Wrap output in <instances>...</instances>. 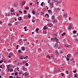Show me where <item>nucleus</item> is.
Returning <instances> with one entry per match:
<instances>
[{"mask_svg": "<svg viewBox=\"0 0 78 78\" xmlns=\"http://www.w3.org/2000/svg\"><path fill=\"white\" fill-rule=\"evenodd\" d=\"M54 39H55V41L56 42V43H59V41H58V38L56 37L54 38Z\"/></svg>", "mask_w": 78, "mask_h": 78, "instance_id": "f257e3e1", "label": "nucleus"}, {"mask_svg": "<svg viewBox=\"0 0 78 78\" xmlns=\"http://www.w3.org/2000/svg\"><path fill=\"white\" fill-rule=\"evenodd\" d=\"M25 47H21V49H22V51H25Z\"/></svg>", "mask_w": 78, "mask_h": 78, "instance_id": "f03ea898", "label": "nucleus"}, {"mask_svg": "<svg viewBox=\"0 0 78 78\" xmlns=\"http://www.w3.org/2000/svg\"><path fill=\"white\" fill-rule=\"evenodd\" d=\"M67 14H64L63 15V17H66V18H67Z\"/></svg>", "mask_w": 78, "mask_h": 78, "instance_id": "7ed1b4c3", "label": "nucleus"}, {"mask_svg": "<svg viewBox=\"0 0 78 78\" xmlns=\"http://www.w3.org/2000/svg\"><path fill=\"white\" fill-rule=\"evenodd\" d=\"M48 27H51V26H53V25L51 24H48Z\"/></svg>", "mask_w": 78, "mask_h": 78, "instance_id": "20e7f679", "label": "nucleus"}, {"mask_svg": "<svg viewBox=\"0 0 78 78\" xmlns=\"http://www.w3.org/2000/svg\"><path fill=\"white\" fill-rule=\"evenodd\" d=\"M71 56V54H69L68 55H67V58H70V56Z\"/></svg>", "mask_w": 78, "mask_h": 78, "instance_id": "39448f33", "label": "nucleus"}, {"mask_svg": "<svg viewBox=\"0 0 78 78\" xmlns=\"http://www.w3.org/2000/svg\"><path fill=\"white\" fill-rule=\"evenodd\" d=\"M45 16L46 17H48V18L49 17V15H48V14H47L46 15H45Z\"/></svg>", "mask_w": 78, "mask_h": 78, "instance_id": "423d86ee", "label": "nucleus"}, {"mask_svg": "<svg viewBox=\"0 0 78 78\" xmlns=\"http://www.w3.org/2000/svg\"><path fill=\"white\" fill-rule=\"evenodd\" d=\"M55 16H52L51 17V19L53 20H55Z\"/></svg>", "mask_w": 78, "mask_h": 78, "instance_id": "0eeeda50", "label": "nucleus"}, {"mask_svg": "<svg viewBox=\"0 0 78 78\" xmlns=\"http://www.w3.org/2000/svg\"><path fill=\"white\" fill-rule=\"evenodd\" d=\"M44 30H47V29H48V27H47L45 26L44 27Z\"/></svg>", "mask_w": 78, "mask_h": 78, "instance_id": "6e6552de", "label": "nucleus"}, {"mask_svg": "<svg viewBox=\"0 0 78 78\" xmlns=\"http://www.w3.org/2000/svg\"><path fill=\"white\" fill-rule=\"evenodd\" d=\"M55 53L57 55H59V52H58V51L56 50L55 51Z\"/></svg>", "mask_w": 78, "mask_h": 78, "instance_id": "1a4fd4ad", "label": "nucleus"}, {"mask_svg": "<svg viewBox=\"0 0 78 78\" xmlns=\"http://www.w3.org/2000/svg\"><path fill=\"white\" fill-rule=\"evenodd\" d=\"M19 42L20 43H22V39H20L19 41Z\"/></svg>", "mask_w": 78, "mask_h": 78, "instance_id": "9d476101", "label": "nucleus"}, {"mask_svg": "<svg viewBox=\"0 0 78 78\" xmlns=\"http://www.w3.org/2000/svg\"><path fill=\"white\" fill-rule=\"evenodd\" d=\"M18 52L20 53H22V52L21 51V50L20 49L19 50Z\"/></svg>", "mask_w": 78, "mask_h": 78, "instance_id": "9b49d317", "label": "nucleus"}, {"mask_svg": "<svg viewBox=\"0 0 78 78\" xmlns=\"http://www.w3.org/2000/svg\"><path fill=\"white\" fill-rule=\"evenodd\" d=\"M66 32H65L64 33H63L62 34V36H64L66 34Z\"/></svg>", "mask_w": 78, "mask_h": 78, "instance_id": "f8f14e48", "label": "nucleus"}, {"mask_svg": "<svg viewBox=\"0 0 78 78\" xmlns=\"http://www.w3.org/2000/svg\"><path fill=\"white\" fill-rule=\"evenodd\" d=\"M11 12H13L14 11V9L11 8Z\"/></svg>", "mask_w": 78, "mask_h": 78, "instance_id": "ddd939ff", "label": "nucleus"}, {"mask_svg": "<svg viewBox=\"0 0 78 78\" xmlns=\"http://www.w3.org/2000/svg\"><path fill=\"white\" fill-rule=\"evenodd\" d=\"M23 56H22L20 57V58L21 59H23Z\"/></svg>", "mask_w": 78, "mask_h": 78, "instance_id": "4468645a", "label": "nucleus"}, {"mask_svg": "<svg viewBox=\"0 0 78 78\" xmlns=\"http://www.w3.org/2000/svg\"><path fill=\"white\" fill-rule=\"evenodd\" d=\"M32 13L34 15L35 14V12H34V10H33L32 12Z\"/></svg>", "mask_w": 78, "mask_h": 78, "instance_id": "2eb2a0df", "label": "nucleus"}, {"mask_svg": "<svg viewBox=\"0 0 78 78\" xmlns=\"http://www.w3.org/2000/svg\"><path fill=\"white\" fill-rule=\"evenodd\" d=\"M41 15H44V13L42 12H41Z\"/></svg>", "mask_w": 78, "mask_h": 78, "instance_id": "dca6fc26", "label": "nucleus"}, {"mask_svg": "<svg viewBox=\"0 0 78 78\" xmlns=\"http://www.w3.org/2000/svg\"><path fill=\"white\" fill-rule=\"evenodd\" d=\"M41 51L42 50L41 49V48H39L38 49V51Z\"/></svg>", "mask_w": 78, "mask_h": 78, "instance_id": "f3484780", "label": "nucleus"}, {"mask_svg": "<svg viewBox=\"0 0 78 78\" xmlns=\"http://www.w3.org/2000/svg\"><path fill=\"white\" fill-rule=\"evenodd\" d=\"M69 58V57H67V58H66V60H67L68 61H69V59H70Z\"/></svg>", "mask_w": 78, "mask_h": 78, "instance_id": "a211bd4d", "label": "nucleus"}, {"mask_svg": "<svg viewBox=\"0 0 78 78\" xmlns=\"http://www.w3.org/2000/svg\"><path fill=\"white\" fill-rule=\"evenodd\" d=\"M48 12H51V13L52 12L51 10H48Z\"/></svg>", "mask_w": 78, "mask_h": 78, "instance_id": "6ab92c4d", "label": "nucleus"}, {"mask_svg": "<svg viewBox=\"0 0 78 78\" xmlns=\"http://www.w3.org/2000/svg\"><path fill=\"white\" fill-rule=\"evenodd\" d=\"M29 15L28 16V17H29V18H31V15L30 14H29L28 15Z\"/></svg>", "mask_w": 78, "mask_h": 78, "instance_id": "aec40b11", "label": "nucleus"}, {"mask_svg": "<svg viewBox=\"0 0 78 78\" xmlns=\"http://www.w3.org/2000/svg\"><path fill=\"white\" fill-rule=\"evenodd\" d=\"M18 73V72H16L15 73V75H18V74H17Z\"/></svg>", "mask_w": 78, "mask_h": 78, "instance_id": "412c9836", "label": "nucleus"}, {"mask_svg": "<svg viewBox=\"0 0 78 78\" xmlns=\"http://www.w3.org/2000/svg\"><path fill=\"white\" fill-rule=\"evenodd\" d=\"M59 3H61V2H60L59 1H58L57 2V4H58Z\"/></svg>", "mask_w": 78, "mask_h": 78, "instance_id": "4be33fe9", "label": "nucleus"}, {"mask_svg": "<svg viewBox=\"0 0 78 78\" xmlns=\"http://www.w3.org/2000/svg\"><path fill=\"white\" fill-rule=\"evenodd\" d=\"M27 11L26 10H24L23 11V12H24V14H26V12H27Z\"/></svg>", "mask_w": 78, "mask_h": 78, "instance_id": "5701e85b", "label": "nucleus"}, {"mask_svg": "<svg viewBox=\"0 0 78 78\" xmlns=\"http://www.w3.org/2000/svg\"><path fill=\"white\" fill-rule=\"evenodd\" d=\"M69 46H70L69 45H65V47L67 48L69 47Z\"/></svg>", "mask_w": 78, "mask_h": 78, "instance_id": "b1692460", "label": "nucleus"}, {"mask_svg": "<svg viewBox=\"0 0 78 78\" xmlns=\"http://www.w3.org/2000/svg\"><path fill=\"white\" fill-rule=\"evenodd\" d=\"M44 3V2H42L41 4V6H43V4Z\"/></svg>", "mask_w": 78, "mask_h": 78, "instance_id": "393cba45", "label": "nucleus"}, {"mask_svg": "<svg viewBox=\"0 0 78 78\" xmlns=\"http://www.w3.org/2000/svg\"><path fill=\"white\" fill-rule=\"evenodd\" d=\"M76 32H77V31H76V30H74V31H73V33H74V34L76 33Z\"/></svg>", "mask_w": 78, "mask_h": 78, "instance_id": "a878e982", "label": "nucleus"}, {"mask_svg": "<svg viewBox=\"0 0 78 78\" xmlns=\"http://www.w3.org/2000/svg\"><path fill=\"white\" fill-rule=\"evenodd\" d=\"M23 73H20V72H19V75H21V74H22Z\"/></svg>", "mask_w": 78, "mask_h": 78, "instance_id": "bb28decb", "label": "nucleus"}, {"mask_svg": "<svg viewBox=\"0 0 78 78\" xmlns=\"http://www.w3.org/2000/svg\"><path fill=\"white\" fill-rule=\"evenodd\" d=\"M53 21L54 22H57V20H53Z\"/></svg>", "mask_w": 78, "mask_h": 78, "instance_id": "cd10ccee", "label": "nucleus"}, {"mask_svg": "<svg viewBox=\"0 0 78 78\" xmlns=\"http://www.w3.org/2000/svg\"><path fill=\"white\" fill-rule=\"evenodd\" d=\"M61 75H62V76H64V73H61Z\"/></svg>", "mask_w": 78, "mask_h": 78, "instance_id": "c85d7f7f", "label": "nucleus"}, {"mask_svg": "<svg viewBox=\"0 0 78 78\" xmlns=\"http://www.w3.org/2000/svg\"><path fill=\"white\" fill-rule=\"evenodd\" d=\"M13 69H10V72H13Z\"/></svg>", "mask_w": 78, "mask_h": 78, "instance_id": "c756f323", "label": "nucleus"}, {"mask_svg": "<svg viewBox=\"0 0 78 78\" xmlns=\"http://www.w3.org/2000/svg\"><path fill=\"white\" fill-rule=\"evenodd\" d=\"M38 41H39L38 40H36V44H37V43H38Z\"/></svg>", "mask_w": 78, "mask_h": 78, "instance_id": "7c9ffc66", "label": "nucleus"}, {"mask_svg": "<svg viewBox=\"0 0 78 78\" xmlns=\"http://www.w3.org/2000/svg\"><path fill=\"white\" fill-rule=\"evenodd\" d=\"M9 55L11 57L12 56V54L11 53H9Z\"/></svg>", "mask_w": 78, "mask_h": 78, "instance_id": "2f4dec72", "label": "nucleus"}, {"mask_svg": "<svg viewBox=\"0 0 78 78\" xmlns=\"http://www.w3.org/2000/svg\"><path fill=\"white\" fill-rule=\"evenodd\" d=\"M3 60H1V61H0V64H2V62H3Z\"/></svg>", "mask_w": 78, "mask_h": 78, "instance_id": "473e14b6", "label": "nucleus"}, {"mask_svg": "<svg viewBox=\"0 0 78 78\" xmlns=\"http://www.w3.org/2000/svg\"><path fill=\"white\" fill-rule=\"evenodd\" d=\"M9 78H13V76H10L9 77Z\"/></svg>", "mask_w": 78, "mask_h": 78, "instance_id": "72a5a7b5", "label": "nucleus"}, {"mask_svg": "<svg viewBox=\"0 0 78 78\" xmlns=\"http://www.w3.org/2000/svg\"><path fill=\"white\" fill-rule=\"evenodd\" d=\"M36 31H38V30H39V28H37L36 30Z\"/></svg>", "mask_w": 78, "mask_h": 78, "instance_id": "f704fd0d", "label": "nucleus"}, {"mask_svg": "<svg viewBox=\"0 0 78 78\" xmlns=\"http://www.w3.org/2000/svg\"><path fill=\"white\" fill-rule=\"evenodd\" d=\"M66 73L67 74H68V73H69V71H68V70H67L66 71Z\"/></svg>", "mask_w": 78, "mask_h": 78, "instance_id": "c9c22d12", "label": "nucleus"}, {"mask_svg": "<svg viewBox=\"0 0 78 78\" xmlns=\"http://www.w3.org/2000/svg\"><path fill=\"white\" fill-rule=\"evenodd\" d=\"M32 22H33V23H34V22H35V20H32Z\"/></svg>", "mask_w": 78, "mask_h": 78, "instance_id": "e433bc0d", "label": "nucleus"}, {"mask_svg": "<svg viewBox=\"0 0 78 78\" xmlns=\"http://www.w3.org/2000/svg\"><path fill=\"white\" fill-rule=\"evenodd\" d=\"M57 11H59V10H60V9H59V8H58L57 9Z\"/></svg>", "mask_w": 78, "mask_h": 78, "instance_id": "4c0bfd02", "label": "nucleus"}, {"mask_svg": "<svg viewBox=\"0 0 78 78\" xmlns=\"http://www.w3.org/2000/svg\"><path fill=\"white\" fill-rule=\"evenodd\" d=\"M26 66H28V63H26Z\"/></svg>", "mask_w": 78, "mask_h": 78, "instance_id": "58836bf2", "label": "nucleus"}, {"mask_svg": "<svg viewBox=\"0 0 78 78\" xmlns=\"http://www.w3.org/2000/svg\"><path fill=\"white\" fill-rule=\"evenodd\" d=\"M27 27H24V29H25V30H26V29H27Z\"/></svg>", "mask_w": 78, "mask_h": 78, "instance_id": "ea45409f", "label": "nucleus"}, {"mask_svg": "<svg viewBox=\"0 0 78 78\" xmlns=\"http://www.w3.org/2000/svg\"><path fill=\"white\" fill-rule=\"evenodd\" d=\"M27 63V61H24L23 62V63Z\"/></svg>", "mask_w": 78, "mask_h": 78, "instance_id": "a19ab883", "label": "nucleus"}, {"mask_svg": "<svg viewBox=\"0 0 78 78\" xmlns=\"http://www.w3.org/2000/svg\"><path fill=\"white\" fill-rule=\"evenodd\" d=\"M26 9H27V10H28V9H29V7H27L26 8Z\"/></svg>", "mask_w": 78, "mask_h": 78, "instance_id": "79ce46f5", "label": "nucleus"}, {"mask_svg": "<svg viewBox=\"0 0 78 78\" xmlns=\"http://www.w3.org/2000/svg\"><path fill=\"white\" fill-rule=\"evenodd\" d=\"M19 12H20V14H22V12H21V11H19Z\"/></svg>", "mask_w": 78, "mask_h": 78, "instance_id": "37998d69", "label": "nucleus"}, {"mask_svg": "<svg viewBox=\"0 0 78 78\" xmlns=\"http://www.w3.org/2000/svg\"><path fill=\"white\" fill-rule=\"evenodd\" d=\"M73 72L74 73H76V71H73Z\"/></svg>", "mask_w": 78, "mask_h": 78, "instance_id": "c03bdc74", "label": "nucleus"}, {"mask_svg": "<svg viewBox=\"0 0 78 78\" xmlns=\"http://www.w3.org/2000/svg\"><path fill=\"white\" fill-rule=\"evenodd\" d=\"M74 77H77V76L76 75V74H75V75L74 76Z\"/></svg>", "mask_w": 78, "mask_h": 78, "instance_id": "a18cd8bd", "label": "nucleus"}, {"mask_svg": "<svg viewBox=\"0 0 78 78\" xmlns=\"http://www.w3.org/2000/svg\"><path fill=\"white\" fill-rule=\"evenodd\" d=\"M20 20H22V17H20Z\"/></svg>", "mask_w": 78, "mask_h": 78, "instance_id": "49530a36", "label": "nucleus"}, {"mask_svg": "<svg viewBox=\"0 0 78 78\" xmlns=\"http://www.w3.org/2000/svg\"><path fill=\"white\" fill-rule=\"evenodd\" d=\"M26 76H28V73H26L25 74V75Z\"/></svg>", "mask_w": 78, "mask_h": 78, "instance_id": "de8ad7c7", "label": "nucleus"}, {"mask_svg": "<svg viewBox=\"0 0 78 78\" xmlns=\"http://www.w3.org/2000/svg\"><path fill=\"white\" fill-rule=\"evenodd\" d=\"M8 71H9V72H10V71L11 70V69H8Z\"/></svg>", "mask_w": 78, "mask_h": 78, "instance_id": "09e8293b", "label": "nucleus"}, {"mask_svg": "<svg viewBox=\"0 0 78 78\" xmlns=\"http://www.w3.org/2000/svg\"><path fill=\"white\" fill-rule=\"evenodd\" d=\"M71 19V17H69V20H70V19Z\"/></svg>", "mask_w": 78, "mask_h": 78, "instance_id": "8fccbe9b", "label": "nucleus"}, {"mask_svg": "<svg viewBox=\"0 0 78 78\" xmlns=\"http://www.w3.org/2000/svg\"><path fill=\"white\" fill-rule=\"evenodd\" d=\"M9 25H11V26H12V24H11L10 23H9Z\"/></svg>", "mask_w": 78, "mask_h": 78, "instance_id": "3c124183", "label": "nucleus"}, {"mask_svg": "<svg viewBox=\"0 0 78 78\" xmlns=\"http://www.w3.org/2000/svg\"><path fill=\"white\" fill-rule=\"evenodd\" d=\"M5 64H7V63H8V62H7L6 61H5Z\"/></svg>", "mask_w": 78, "mask_h": 78, "instance_id": "603ef678", "label": "nucleus"}, {"mask_svg": "<svg viewBox=\"0 0 78 78\" xmlns=\"http://www.w3.org/2000/svg\"><path fill=\"white\" fill-rule=\"evenodd\" d=\"M14 75V73H12L11 74V75Z\"/></svg>", "mask_w": 78, "mask_h": 78, "instance_id": "864d4df0", "label": "nucleus"}, {"mask_svg": "<svg viewBox=\"0 0 78 78\" xmlns=\"http://www.w3.org/2000/svg\"><path fill=\"white\" fill-rule=\"evenodd\" d=\"M22 67H23V69H25V67H24V66H23Z\"/></svg>", "mask_w": 78, "mask_h": 78, "instance_id": "5fc2aeb1", "label": "nucleus"}, {"mask_svg": "<svg viewBox=\"0 0 78 78\" xmlns=\"http://www.w3.org/2000/svg\"><path fill=\"white\" fill-rule=\"evenodd\" d=\"M9 65H8L7 66V69H8V68H9Z\"/></svg>", "mask_w": 78, "mask_h": 78, "instance_id": "6e6d98bb", "label": "nucleus"}, {"mask_svg": "<svg viewBox=\"0 0 78 78\" xmlns=\"http://www.w3.org/2000/svg\"><path fill=\"white\" fill-rule=\"evenodd\" d=\"M30 6H32V3H30Z\"/></svg>", "mask_w": 78, "mask_h": 78, "instance_id": "4d7b16f0", "label": "nucleus"}, {"mask_svg": "<svg viewBox=\"0 0 78 78\" xmlns=\"http://www.w3.org/2000/svg\"><path fill=\"white\" fill-rule=\"evenodd\" d=\"M37 5H39V2H37Z\"/></svg>", "mask_w": 78, "mask_h": 78, "instance_id": "13d9d810", "label": "nucleus"}, {"mask_svg": "<svg viewBox=\"0 0 78 78\" xmlns=\"http://www.w3.org/2000/svg\"><path fill=\"white\" fill-rule=\"evenodd\" d=\"M0 68H1V69H3V67H2V66H0Z\"/></svg>", "mask_w": 78, "mask_h": 78, "instance_id": "bf43d9fd", "label": "nucleus"}, {"mask_svg": "<svg viewBox=\"0 0 78 78\" xmlns=\"http://www.w3.org/2000/svg\"><path fill=\"white\" fill-rule=\"evenodd\" d=\"M23 4H24V5H25V2H23Z\"/></svg>", "mask_w": 78, "mask_h": 78, "instance_id": "052dcab7", "label": "nucleus"}, {"mask_svg": "<svg viewBox=\"0 0 78 78\" xmlns=\"http://www.w3.org/2000/svg\"><path fill=\"white\" fill-rule=\"evenodd\" d=\"M70 28H71V27H69V28H68V30H69V29H70Z\"/></svg>", "mask_w": 78, "mask_h": 78, "instance_id": "680f3d73", "label": "nucleus"}, {"mask_svg": "<svg viewBox=\"0 0 78 78\" xmlns=\"http://www.w3.org/2000/svg\"><path fill=\"white\" fill-rule=\"evenodd\" d=\"M44 34H47V32H44Z\"/></svg>", "mask_w": 78, "mask_h": 78, "instance_id": "e2e57ef3", "label": "nucleus"}, {"mask_svg": "<svg viewBox=\"0 0 78 78\" xmlns=\"http://www.w3.org/2000/svg\"><path fill=\"white\" fill-rule=\"evenodd\" d=\"M63 53V52H62V51H61L60 52L61 53Z\"/></svg>", "mask_w": 78, "mask_h": 78, "instance_id": "0e129e2a", "label": "nucleus"}, {"mask_svg": "<svg viewBox=\"0 0 78 78\" xmlns=\"http://www.w3.org/2000/svg\"><path fill=\"white\" fill-rule=\"evenodd\" d=\"M53 38H51V41H53Z\"/></svg>", "mask_w": 78, "mask_h": 78, "instance_id": "69168bd1", "label": "nucleus"}, {"mask_svg": "<svg viewBox=\"0 0 78 78\" xmlns=\"http://www.w3.org/2000/svg\"><path fill=\"white\" fill-rule=\"evenodd\" d=\"M16 69H17V70H19V68L17 67V68H16Z\"/></svg>", "mask_w": 78, "mask_h": 78, "instance_id": "338daca9", "label": "nucleus"}, {"mask_svg": "<svg viewBox=\"0 0 78 78\" xmlns=\"http://www.w3.org/2000/svg\"><path fill=\"white\" fill-rule=\"evenodd\" d=\"M23 35H21V37H23Z\"/></svg>", "mask_w": 78, "mask_h": 78, "instance_id": "774afa93", "label": "nucleus"}]
</instances>
